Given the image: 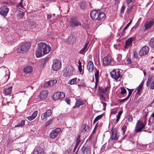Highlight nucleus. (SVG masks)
<instances>
[{
	"mask_svg": "<svg viewBox=\"0 0 154 154\" xmlns=\"http://www.w3.org/2000/svg\"><path fill=\"white\" fill-rule=\"evenodd\" d=\"M81 25V23L76 18H72L70 20V26H78Z\"/></svg>",
	"mask_w": 154,
	"mask_h": 154,
	"instance_id": "12",
	"label": "nucleus"
},
{
	"mask_svg": "<svg viewBox=\"0 0 154 154\" xmlns=\"http://www.w3.org/2000/svg\"><path fill=\"white\" fill-rule=\"evenodd\" d=\"M110 75L112 77L115 79L116 82L120 81L122 77L120 71L119 70L116 71V70L113 69L111 72Z\"/></svg>",
	"mask_w": 154,
	"mask_h": 154,
	"instance_id": "3",
	"label": "nucleus"
},
{
	"mask_svg": "<svg viewBox=\"0 0 154 154\" xmlns=\"http://www.w3.org/2000/svg\"><path fill=\"white\" fill-rule=\"evenodd\" d=\"M25 121L24 120H21V123H20V126H22V127L23 126L25 125Z\"/></svg>",
	"mask_w": 154,
	"mask_h": 154,
	"instance_id": "56",
	"label": "nucleus"
},
{
	"mask_svg": "<svg viewBox=\"0 0 154 154\" xmlns=\"http://www.w3.org/2000/svg\"><path fill=\"white\" fill-rule=\"evenodd\" d=\"M127 128V127L126 126L124 125L122 128V132L123 135H124L125 133Z\"/></svg>",
	"mask_w": 154,
	"mask_h": 154,
	"instance_id": "47",
	"label": "nucleus"
},
{
	"mask_svg": "<svg viewBox=\"0 0 154 154\" xmlns=\"http://www.w3.org/2000/svg\"><path fill=\"white\" fill-rule=\"evenodd\" d=\"M110 147V145H103L100 150L102 152H103L104 151H106L109 149Z\"/></svg>",
	"mask_w": 154,
	"mask_h": 154,
	"instance_id": "31",
	"label": "nucleus"
},
{
	"mask_svg": "<svg viewBox=\"0 0 154 154\" xmlns=\"http://www.w3.org/2000/svg\"><path fill=\"white\" fill-rule=\"evenodd\" d=\"M35 23L34 21H25L23 26L27 30H29L35 28Z\"/></svg>",
	"mask_w": 154,
	"mask_h": 154,
	"instance_id": "7",
	"label": "nucleus"
},
{
	"mask_svg": "<svg viewBox=\"0 0 154 154\" xmlns=\"http://www.w3.org/2000/svg\"><path fill=\"white\" fill-rule=\"evenodd\" d=\"M17 7L18 8H23V5L22 1L21 0L20 2L18 3L17 5Z\"/></svg>",
	"mask_w": 154,
	"mask_h": 154,
	"instance_id": "50",
	"label": "nucleus"
},
{
	"mask_svg": "<svg viewBox=\"0 0 154 154\" xmlns=\"http://www.w3.org/2000/svg\"><path fill=\"white\" fill-rule=\"evenodd\" d=\"M147 87H150L151 89H154V76L150 75L149 76L146 83Z\"/></svg>",
	"mask_w": 154,
	"mask_h": 154,
	"instance_id": "6",
	"label": "nucleus"
},
{
	"mask_svg": "<svg viewBox=\"0 0 154 154\" xmlns=\"http://www.w3.org/2000/svg\"><path fill=\"white\" fill-rule=\"evenodd\" d=\"M88 126L86 124H84L82 125L81 129V131L82 132L84 133L87 131L88 129Z\"/></svg>",
	"mask_w": 154,
	"mask_h": 154,
	"instance_id": "32",
	"label": "nucleus"
},
{
	"mask_svg": "<svg viewBox=\"0 0 154 154\" xmlns=\"http://www.w3.org/2000/svg\"><path fill=\"white\" fill-rule=\"evenodd\" d=\"M118 136L117 133V131L116 129L112 128L111 130V134L110 135V138L113 141L117 140L118 139Z\"/></svg>",
	"mask_w": 154,
	"mask_h": 154,
	"instance_id": "14",
	"label": "nucleus"
},
{
	"mask_svg": "<svg viewBox=\"0 0 154 154\" xmlns=\"http://www.w3.org/2000/svg\"><path fill=\"white\" fill-rule=\"evenodd\" d=\"M88 42H86L84 45V47L79 52L80 54H83L87 50V49Z\"/></svg>",
	"mask_w": 154,
	"mask_h": 154,
	"instance_id": "33",
	"label": "nucleus"
},
{
	"mask_svg": "<svg viewBox=\"0 0 154 154\" xmlns=\"http://www.w3.org/2000/svg\"><path fill=\"white\" fill-rule=\"evenodd\" d=\"M149 44L151 48H154V37L150 39L149 42Z\"/></svg>",
	"mask_w": 154,
	"mask_h": 154,
	"instance_id": "37",
	"label": "nucleus"
},
{
	"mask_svg": "<svg viewBox=\"0 0 154 154\" xmlns=\"http://www.w3.org/2000/svg\"><path fill=\"white\" fill-rule=\"evenodd\" d=\"M53 122V119H51L50 120L48 121L45 124V126H47L48 125H50V124H51Z\"/></svg>",
	"mask_w": 154,
	"mask_h": 154,
	"instance_id": "52",
	"label": "nucleus"
},
{
	"mask_svg": "<svg viewBox=\"0 0 154 154\" xmlns=\"http://www.w3.org/2000/svg\"><path fill=\"white\" fill-rule=\"evenodd\" d=\"M133 119L132 117H129L128 119V120L129 122H131L132 121Z\"/></svg>",
	"mask_w": 154,
	"mask_h": 154,
	"instance_id": "64",
	"label": "nucleus"
},
{
	"mask_svg": "<svg viewBox=\"0 0 154 154\" xmlns=\"http://www.w3.org/2000/svg\"><path fill=\"white\" fill-rule=\"evenodd\" d=\"M65 94L62 92H58L55 93L52 96V98L54 100L62 99L65 97Z\"/></svg>",
	"mask_w": 154,
	"mask_h": 154,
	"instance_id": "11",
	"label": "nucleus"
},
{
	"mask_svg": "<svg viewBox=\"0 0 154 154\" xmlns=\"http://www.w3.org/2000/svg\"><path fill=\"white\" fill-rule=\"evenodd\" d=\"M31 45L29 43H23L17 49V51L20 53H23L27 51L30 48Z\"/></svg>",
	"mask_w": 154,
	"mask_h": 154,
	"instance_id": "2",
	"label": "nucleus"
},
{
	"mask_svg": "<svg viewBox=\"0 0 154 154\" xmlns=\"http://www.w3.org/2000/svg\"><path fill=\"white\" fill-rule=\"evenodd\" d=\"M149 48L147 46L143 47L140 50L139 54L140 56H142L146 55L149 52Z\"/></svg>",
	"mask_w": 154,
	"mask_h": 154,
	"instance_id": "15",
	"label": "nucleus"
},
{
	"mask_svg": "<svg viewBox=\"0 0 154 154\" xmlns=\"http://www.w3.org/2000/svg\"><path fill=\"white\" fill-rule=\"evenodd\" d=\"M117 60L119 62H120L122 61V55L121 54H119L118 55Z\"/></svg>",
	"mask_w": 154,
	"mask_h": 154,
	"instance_id": "44",
	"label": "nucleus"
},
{
	"mask_svg": "<svg viewBox=\"0 0 154 154\" xmlns=\"http://www.w3.org/2000/svg\"><path fill=\"white\" fill-rule=\"evenodd\" d=\"M61 66V62L59 59H55L53 60L52 68L54 71H57L59 70Z\"/></svg>",
	"mask_w": 154,
	"mask_h": 154,
	"instance_id": "4",
	"label": "nucleus"
},
{
	"mask_svg": "<svg viewBox=\"0 0 154 154\" xmlns=\"http://www.w3.org/2000/svg\"><path fill=\"white\" fill-rule=\"evenodd\" d=\"M154 16L153 17L152 20L149 21H147L144 24V26L145 29L147 30L149 28H151L154 24Z\"/></svg>",
	"mask_w": 154,
	"mask_h": 154,
	"instance_id": "16",
	"label": "nucleus"
},
{
	"mask_svg": "<svg viewBox=\"0 0 154 154\" xmlns=\"http://www.w3.org/2000/svg\"><path fill=\"white\" fill-rule=\"evenodd\" d=\"M76 103L75 105L73 108H75L76 107H79L81 105H83L84 104V102L82 99H76Z\"/></svg>",
	"mask_w": 154,
	"mask_h": 154,
	"instance_id": "24",
	"label": "nucleus"
},
{
	"mask_svg": "<svg viewBox=\"0 0 154 154\" xmlns=\"http://www.w3.org/2000/svg\"><path fill=\"white\" fill-rule=\"evenodd\" d=\"M52 82H53L54 85L57 83V80H52Z\"/></svg>",
	"mask_w": 154,
	"mask_h": 154,
	"instance_id": "63",
	"label": "nucleus"
},
{
	"mask_svg": "<svg viewBox=\"0 0 154 154\" xmlns=\"http://www.w3.org/2000/svg\"><path fill=\"white\" fill-rule=\"evenodd\" d=\"M65 101L67 102V104H70V100L69 99H66L65 100Z\"/></svg>",
	"mask_w": 154,
	"mask_h": 154,
	"instance_id": "62",
	"label": "nucleus"
},
{
	"mask_svg": "<svg viewBox=\"0 0 154 154\" xmlns=\"http://www.w3.org/2000/svg\"><path fill=\"white\" fill-rule=\"evenodd\" d=\"M98 15H97V18L96 19V20L99 21H101L102 20H104L105 18V14L103 12H102L101 11L99 10L98 12Z\"/></svg>",
	"mask_w": 154,
	"mask_h": 154,
	"instance_id": "20",
	"label": "nucleus"
},
{
	"mask_svg": "<svg viewBox=\"0 0 154 154\" xmlns=\"http://www.w3.org/2000/svg\"><path fill=\"white\" fill-rule=\"evenodd\" d=\"M12 87H9L7 88H5L3 90V93L7 95L11 94L12 93Z\"/></svg>",
	"mask_w": 154,
	"mask_h": 154,
	"instance_id": "27",
	"label": "nucleus"
},
{
	"mask_svg": "<svg viewBox=\"0 0 154 154\" xmlns=\"http://www.w3.org/2000/svg\"><path fill=\"white\" fill-rule=\"evenodd\" d=\"M9 9L7 6H4L0 8V14L5 17L7 15Z\"/></svg>",
	"mask_w": 154,
	"mask_h": 154,
	"instance_id": "9",
	"label": "nucleus"
},
{
	"mask_svg": "<svg viewBox=\"0 0 154 154\" xmlns=\"http://www.w3.org/2000/svg\"><path fill=\"white\" fill-rule=\"evenodd\" d=\"M77 80V78H75L73 79H72L69 80L68 82V84L70 85H72L75 84Z\"/></svg>",
	"mask_w": 154,
	"mask_h": 154,
	"instance_id": "34",
	"label": "nucleus"
},
{
	"mask_svg": "<svg viewBox=\"0 0 154 154\" xmlns=\"http://www.w3.org/2000/svg\"><path fill=\"white\" fill-rule=\"evenodd\" d=\"M125 9V7L124 5H122L121 9V13H122L124 12V10Z\"/></svg>",
	"mask_w": 154,
	"mask_h": 154,
	"instance_id": "55",
	"label": "nucleus"
},
{
	"mask_svg": "<svg viewBox=\"0 0 154 154\" xmlns=\"http://www.w3.org/2000/svg\"><path fill=\"white\" fill-rule=\"evenodd\" d=\"M48 94V91L47 90H44L41 92L39 97L41 99L46 98Z\"/></svg>",
	"mask_w": 154,
	"mask_h": 154,
	"instance_id": "23",
	"label": "nucleus"
},
{
	"mask_svg": "<svg viewBox=\"0 0 154 154\" xmlns=\"http://www.w3.org/2000/svg\"><path fill=\"white\" fill-rule=\"evenodd\" d=\"M134 0H126V1L127 4H129L133 2Z\"/></svg>",
	"mask_w": 154,
	"mask_h": 154,
	"instance_id": "60",
	"label": "nucleus"
},
{
	"mask_svg": "<svg viewBox=\"0 0 154 154\" xmlns=\"http://www.w3.org/2000/svg\"><path fill=\"white\" fill-rule=\"evenodd\" d=\"M33 70V69L31 66H27L25 68L24 72L27 73H31Z\"/></svg>",
	"mask_w": 154,
	"mask_h": 154,
	"instance_id": "30",
	"label": "nucleus"
},
{
	"mask_svg": "<svg viewBox=\"0 0 154 154\" xmlns=\"http://www.w3.org/2000/svg\"><path fill=\"white\" fill-rule=\"evenodd\" d=\"M128 99V98L127 97L126 98H124V99L119 100V102L120 103H123Z\"/></svg>",
	"mask_w": 154,
	"mask_h": 154,
	"instance_id": "54",
	"label": "nucleus"
},
{
	"mask_svg": "<svg viewBox=\"0 0 154 154\" xmlns=\"http://www.w3.org/2000/svg\"><path fill=\"white\" fill-rule=\"evenodd\" d=\"M65 75L66 76H69L73 75L75 74V68L72 66H70L68 69H67L66 71L64 73Z\"/></svg>",
	"mask_w": 154,
	"mask_h": 154,
	"instance_id": "8",
	"label": "nucleus"
},
{
	"mask_svg": "<svg viewBox=\"0 0 154 154\" xmlns=\"http://www.w3.org/2000/svg\"><path fill=\"white\" fill-rule=\"evenodd\" d=\"M78 63L79 64L78 66L79 70L81 74H82L84 73V72L82 71V63L80 60H79Z\"/></svg>",
	"mask_w": 154,
	"mask_h": 154,
	"instance_id": "35",
	"label": "nucleus"
},
{
	"mask_svg": "<svg viewBox=\"0 0 154 154\" xmlns=\"http://www.w3.org/2000/svg\"><path fill=\"white\" fill-rule=\"evenodd\" d=\"M60 130V129L59 128L53 130L51 133L50 137L53 139L55 138Z\"/></svg>",
	"mask_w": 154,
	"mask_h": 154,
	"instance_id": "17",
	"label": "nucleus"
},
{
	"mask_svg": "<svg viewBox=\"0 0 154 154\" xmlns=\"http://www.w3.org/2000/svg\"><path fill=\"white\" fill-rule=\"evenodd\" d=\"M48 83H49V86H52L54 85L53 82H52V80H50L48 82Z\"/></svg>",
	"mask_w": 154,
	"mask_h": 154,
	"instance_id": "58",
	"label": "nucleus"
},
{
	"mask_svg": "<svg viewBox=\"0 0 154 154\" xmlns=\"http://www.w3.org/2000/svg\"><path fill=\"white\" fill-rule=\"evenodd\" d=\"M143 89V85H140L137 88V93L138 94H140V91Z\"/></svg>",
	"mask_w": 154,
	"mask_h": 154,
	"instance_id": "40",
	"label": "nucleus"
},
{
	"mask_svg": "<svg viewBox=\"0 0 154 154\" xmlns=\"http://www.w3.org/2000/svg\"><path fill=\"white\" fill-rule=\"evenodd\" d=\"M110 87L107 86L105 88L103 87H100L99 89V92L103 94L105 93L110 89Z\"/></svg>",
	"mask_w": 154,
	"mask_h": 154,
	"instance_id": "28",
	"label": "nucleus"
},
{
	"mask_svg": "<svg viewBox=\"0 0 154 154\" xmlns=\"http://www.w3.org/2000/svg\"><path fill=\"white\" fill-rule=\"evenodd\" d=\"M127 63L128 64H130L131 63V60L129 58H127L126 59Z\"/></svg>",
	"mask_w": 154,
	"mask_h": 154,
	"instance_id": "57",
	"label": "nucleus"
},
{
	"mask_svg": "<svg viewBox=\"0 0 154 154\" xmlns=\"http://www.w3.org/2000/svg\"><path fill=\"white\" fill-rule=\"evenodd\" d=\"M145 122V120L144 121V122H143L141 120L138 121L136 123L135 128V130L136 132H138L140 131L145 127L146 125Z\"/></svg>",
	"mask_w": 154,
	"mask_h": 154,
	"instance_id": "5",
	"label": "nucleus"
},
{
	"mask_svg": "<svg viewBox=\"0 0 154 154\" xmlns=\"http://www.w3.org/2000/svg\"><path fill=\"white\" fill-rule=\"evenodd\" d=\"M112 61V58L109 55L105 57L103 59V63L105 66L108 65Z\"/></svg>",
	"mask_w": 154,
	"mask_h": 154,
	"instance_id": "13",
	"label": "nucleus"
},
{
	"mask_svg": "<svg viewBox=\"0 0 154 154\" xmlns=\"http://www.w3.org/2000/svg\"><path fill=\"white\" fill-rule=\"evenodd\" d=\"M122 113V112L120 111H119L118 113V114L116 116V123H117L119 121V119H120L121 115Z\"/></svg>",
	"mask_w": 154,
	"mask_h": 154,
	"instance_id": "39",
	"label": "nucleus"
},
{
	"mask_svg": "<svg viewBox=\"0 0 154 154\" xmlns=\"http://www.w3.org/2000/svg\"><path fill=\"white\" fill-rule=\"evenodd\" d=\"M80 135H78L77 136V139L76 140V144H79L80 142Z\"/></svg>",
	"mask_w": 154,
	"mask_h": 154,
	"instance_id": "45",
	"label": "nucleus"
},
{
	"mask_svg": "<svg viewBox=\"0 0 154 154\" xmlns=\"http://www.w3.org/2000/svg\"><path fill=\"white\" fill-rule=\"evenodd\" d=\"M52 113L51 110L49 109L42 114L41 116V118L42 120L44 121H46L47 119V117H50Z\"/></svg>",
	"mask_w": 154,
	"mask_h": 154,
	"instance_id": "10",
	"label": "nucleus"
},
{
	"mask_svg": "<svg viewBox=\"0 0 154 154\" xmlns=\"http://www.w3.org/2000/svg\"><path fill=\"white\" fill-rule=\"evenodd\" d=\"M127 89L128 91V96L127 97H128V98L130 97V96L132 94V92L133 91V89H130L129 88H127Z\"/></svg>",
	"mask_w": 154,
	"mask_h": 154,
	"instance_id": "48",
	"label": "nucleus"
},
{
	"mask_svg": "<svg viewBox=\"0 0 154 154\" xmlns=\"http://www.w3.org/2000/svg\"><path fill=\"white\" fill-rule=\"evenodd\" d=\"M133 41V38H130L126 40L125 42V48L127 49L129 47L131 46L132 45V42Z\"/></svg>",
	"mask_w": 154,
	"mask_h": 154,
	"instance_id": "25",
	"label": "nucleus"
},
{
	"mask_svg": "<svg viewBox=\"0 0 154 154\" xmlns=\"http://www.w3.org/2000/svg\"><path fill=\"white\" fill-rule=\"evenodd\" d=\"M133 6L127 8L126 10V13L128 14L131 12Z\"/></svg>",
	"mask_w": 154,
	"mask_h": 154,
	"instance_id": "46",
	"label": "nucleus"
},
{
	"mask_svg": "<svg viewBox=\"0 0 154 154\" xmlns=\"http://www.w3.org/2000/svg\"><path fill=\"white\" fill-rule=\"evenodd\" d=\"M121 93L122 94H124L126 93V91L125 89L123 87H122L121 88Z\"/></svg>",
	"mask_w": 154,
	"mask_h": 154,
	"instance_id": "49",
	"label": "nucleus"
},
{
	"mask_svg": "<svg viewBox=\"0 0 154 154\" xmlns=\"http://www.w3.org/2000/svg\"><path fill=\"white\" fill-rule=\"evenodd\" d=\"M100 99L102 101H105L106 100V98L102 94L100 95Z\"/></svg>",
	"mask_w": 154,
	"mask_h": 154,
	"instance_id": "53",
	"label": "nucleus"
},
{
	"mask_svg": "<svg viewBox=\"0 0 154 154\" xmlns=\"http://www.w3.org/2000/svg\"><path fill=\"white\" fill-rule=\"evenodd\" d=\"M82 152L83 154H90V149L88 145H84L82 148Z\"/></svg>",
	"mask_w": 154,
	"mask_h": 154,
	"instance_id": "19",
	"label": "nucleus"
},
{
	"mask_svg": "<svg viewBox=\"0 0 154 154\" xmlns=\"http://www.w3.org/2000/svg\"><path fill=\"white\" fill-rule=\"evenodd\" d=\"M94 75L96 82H98V77L99 76V71L98 70L96 71L95 72Z\"/></svg>",
	"mask_w": 154,
	"mask_h": 154,
	"instance_id": "38",
	"label": "nucleus"
},
{
	"mask_svg": "<svg viewBox=\"0 0 154 154\" xmlns=\"http://www.w3.org/2000/svg\"><path fill=\"white\" fill-rule=\"evenodd\" d=\"M25 12L20 11H18L17 13V16L20 18H22L24 16Z\"/></svg>",
	"mask_w": 154,
	"mask_h": 154,
	"instance_id": "36",
	"label": "nucleus"
},
{
	"mask_svg": "<svg viewBox=\"0 0 154 154\" xmlns=\"http://www.w3.org/2000/svg\"><path fill=\"white\" fill-rule=\"evenodd\" d=\"M102 115H99L97 116L95 119L93 121L94 124H95L96 122L100 119L102 117Z\"/></svg>",
	"mask_w": 154,
	"mask_h": 154,
	"instance_id": "41",
	"label": "nucleus"
},
{
	"mask_svg": "<svg viewBox=\"0 0 154 154\" xmlns=\"http://www.w3.org/2000/svg\"><path fill=\"white\" fill-rule=\"evenodd\" d=\"M132 20H131L129 22V23L124 28L123 31H124L128 27L130 26V24H131L132 23Z\"/></svg>",
	"mask_w": 154,
	"mask_h": 154,
	"instance_id": "51",
	"label": "nucleus"
},
{
	"mask_svg": "<svg viewBox=\"0 0 154 154\" xmlns=\"http://www.w3.org/2000/svg\"><path fill=\"white\" fill-rule=\"evenodd\" d=\"M51 50L50 46L45 42H40L38 44V48L35 52L36 56L37 58L41 57L48 54Z\"/></svg>",
	"mask_w": 154,
	"mask_h": 154,
	"instance_id": "1",
	"label": "nucleus"
},
{
	"mask_svg": "<svg viewBox=\"0 0 154 154\" xmlns=\"http://www.w3.org/2000/svg\"><path fill=\"white\" fill-rule=\"evenodd\" d=\"M99 10H94L91 11L90 13V16L91 18L93 20H96L97 18V16L98 15V14Z\"/></svg>",
	"mask_w": 154,
	"mask_h": 154,
	"instance_id": "22",
	"label": "nucleus"
},
{
	"mask_svg": "<svg viewBox=\"0 0 154 154\" xmlns=\"http://www.w3.org/2000/svg\"><path fill=\"white\" fill-rule=\"evenodd\" d=\"M79 5L80 8L82 9H84L86 8V4L84 2H81Z\"/></svg>",
	"mask_w": 154,
	"mask_h": 154,
	"instance_id": "42",
	"label": "nucleus"
},
{
	"mask_svg": "<svg viewBox=\"0 0 154 154\" xmlns=\"http://www.w3.org/2000/svg\"><path fill=\"white\" fill-rule=\"evenodd\" d=\"M43 86L44 87H48L49 86V83H48V82H45V83H44Z\"/></svg>",
	"mask_w": 154,
	"mask_h": 154,
	"instance_id": "59",
	"label": "nucleus"
},
{
	"mask_svg": "<svg viewBox=\"0 0 154 154\" xmlns=\"http://www.w3.org/2000/svg\"><path fill=\"white\" fill-rule=\"evenodd\" d=\"M72 148L71 147H70L69 149L64 152L63 154H71Z\"/></svg>",
	"mask_w": 154,
	"mask_h": 154,
	"instance_id": "43",
	"label": "nucleus"
},
{
	"mask_svg": "<svg viewBox=\"0 0 154 154\" xmlns=\"http://www.w3.org/2000/svg\"><path fill=\"white\" fill-rule=\"evenodd\" d=\"M38 113L37 111H35L34 113L31 115V116H27L26 118L29 120L32 121L37 116V115Z\"/></svg>",
	"mask_w": 154,
	"mask_h": 154,
	"instance_id": "29",
	"label": "nucleus"
},
{
	"mask_svg": "<svg viewBox=\"0 0 154 154\" xmlns=\"http://www.w3.org/2000/svg\"><path fill=\"white\" fill-rule=\"evenodd\" d=\"M101 103L103 104V106L104 107V108L105 109L106 108V103H105L104 102H103V101H101Z\"/></svg>",
	"mask_w": 154,
	"mask_h": 154,
	"instance_id": "61",
	"label": "nucleus"
},
{
	"mask_svg": "<svg viewBox=\"0 0 154 154\" xmlns=\"http://www.w3.org/2000/svg\"><path fill=\"white\" fill-rule=\"evenodd\" d=\"M32 154H44L43 148L40 146L35 148Z\"/></svg>",
	"mask_w": 154,
	"mask_h": 154,
	"instance_id": "18",
	"label": "nucleus"
},
{
	"mask_svg": "<svg viewBox=\"0 0 154 154\" xmlns=\"http://www.w3.org/2000/svg\"><path fill=\"white\" fill-rule=\"evenodd\" d=\"M93 63L92 61H89L87 64V69L89 72H92L94 70Z\"/></svg>",
	"mask_w": 154,
	"mask_h": 154,
	"instance_id": "26",
	"label": "nucleus"
},
{
	"mask_svg": "<svg viewBox=\"0 0 154 154\" xmlns=\"http://www.w3.org/2000/svg\"><path fill=\"white\" fill-rule=\"evenodd\" d=\"M2 75L4 76L6 79L7 78L8 80L9 78L10 72L8 68H4Z\"/></svg>",
	"mask_w": 154,
	"mask_h": 154,
	"instance_id": "21",
	"label": "nucleus"
}]
</instances>
